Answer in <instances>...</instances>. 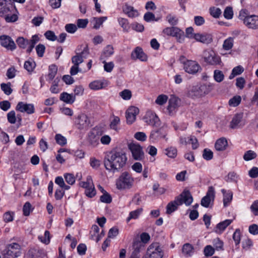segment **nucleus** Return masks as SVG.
<instances>
[{
    "label": "nucleus",
    "instance_id": "nucleus-1",
    "mask_svg": "<svg viewBox=\"0 0 258 258\" xmlns=\"http://www.w3.org/2000/svg\"><path fill=\"white\" fill-rule=\"evenodd\" d=\"M127 158L126 154L122 151L112 150L106 153L103 163L107 171L115 173L118 172L126 164Z\"/></svg>",
    "mask_w": 258,
    "mask_h": 258
},
{
    "label": "nucleus",
    "instance_id": "nucleus-2",
    "mask_svg": "<svg viewBox=\"0 0 258 258\" xmlns=\"http://www.w3.org/2000/svg\"><path fill=\"white\" fill-rule=\"evenodd\" d=\"M134 178L127 171L121 173L116 180V186L118 189H130L133 186Z\"/></svg>",
    "mask_w": 258,
    "mask_h": 258
},
{
    "label": "nucleus",
    "instance_id": "nucleus-3",
    "mask_svg": "<svg viewBox=\"0 0 258 258\" xmlns=\"http://www.w3.org/2000/svg\"><path fill=\"white\" fill-rule=\"evenodd\" d=\"M75 53L76 54L72 57V62L74 64L79 66L89 54L88 44L79 45L75 50Z\"/></svg>",
    "mask_w": 258,
    "mask_h": 258
},
{
    "label": "nucleus",
    "instance_id": "nucleus-4",
    "mask_svg": "<svg viewBox=\"0 0 258 258\" xmlns=\"http://www.w3.org/2000/svg\"><path fill=\"white\" fill-rule=\"evenodd\" d=\"M245 11H241L239 15V19L243 21V24L249 29H258V16L255 15L245 16Z\"/></svg>",
    "mask_w": 258,
    "mask_h": 258
},
{
    "label": "nucleus",
    "instance_id": "nucleus-5",
    "mask_svg": "<svg viewBox=\"0 0 258 258\" xmlns=\"http://www.w3.org/2000/svg\"><path fill=\"white\" fill-rule=\"evenodd\" d=\"M213 89L211 84H204L199 87H194L188 92V95L192 98L202 97L209 93Z\"/></svg>",
    "mask_w": 258,
    "mask_h": 258
},
{
    "label": "nucleus",
    "instance_id": "nucleus-6",
    "mask_svg": "<svg viewBox=\"0 0 258 258\" xmlns=\"http://www.w3.org/2000/svg\"><path fill=\"white\" fill-rule=\"evenodd\" d=\"M147 254L149 258H163L164 251L158 242L152 243L148 247Z\"/></svg>",
    "mask_w": 258,
    "mask_h": 258
},
{
    "label": "nucleus",
    "instance_id": "nucleus-7",
    "mask_svg": "<svg viewBox=\"0 0 258 258\" xmlns=\"http://www.w3.org/2000/svg\"><path fill=\"white\" fill-rule=\"evenodd\" d=\"M21 253L20 245L17 243H13L7 246L6 252L3 254V258H17Z\"/></svg>",
    "mask_w": 258,
    "mask_h": 258
},
{
    "label": "nucleus",
    "instance_id": "nucleus-8",
    "mask_svg": "<svg viewBox=\"0 0 258 258\" xmlns=\"http://www.w3.org/2000/svg\"><path fill=\"white\" fill-rule=\"evenodd\" d=\"M183 64L184 71L189 74L195 75L202 70L200 65L195 60H187Z\"/></svg>",
    "mask_w": 258,
    "mask_h": 258
},
{
    "label": "nucleus",
    "instance_id": "nucleus-9",
    "mask_svg": "<svg viewBox=\"0 0 258 258\" xmlns=\"http://www.w3.org/2000/svg\"><path fill=\"white\" fill-rule=\"evenodd\" d=\"M14 12H17V10L13 0H1V13L4 16Z\"/></svg>",
    "mask_w": 258,
    "mask_h": 258
},
{
    "label": "nucleus",
    "instance_id": "nucleus-10",
    "mask_svg": "<svg viewBox=\"0 0 258 258\" xmlns=\"http://www.w3.org/2000/svg\"><path fill=\"white\" fill-rule=\"evenodd\" d=\"M204 61L210 65H217L220 62V57L213 50H206L204 52Z\"/></svg>",
    "mask_w": 258,
    "mask_h": 258
},
{
    "label": "nucleus",
    "instance_id": "nucleus-11",
    "mask_svg": "<svg viewBox=\"0 0 258 258\" xmlns=\"http://www.w3.org/2000/svg\"><path fill=\"white\" fill-rule=\"evenodd\" d=\"M179 205H182L183 203L188 206L193 202V198L188 189H184L183 191L178 196L176 197Z\"/></svg>",
    "mask_w": 258,
    "mask_h": 258
},
{
    "label": "nucleus",
    "instance_id": "nucleus-12",
    "mask_svg": "<svg viewBox=\"0 0 258 258\" xmlns=\"http://www.w3.org/2000/svg\"><path fill=\"white\" fill-rule=\"evenodd\" d=\"M133 158L136 160H142L144 158V153L142 147L139 144H131L129 146Z\"/></svg>",
    "mask_w": 258,
    "mask_h": 258
},
{
    "label": "nucleus",
    "instance_id": "nucleus-13",
    "mask_svg": "<svg viewBox=\"0 0 258 258\" xmlns=\"http://www.w3.org/2000/svg\"><path fill=\"white\" fill-rule=\"evenodd\" d=\"M143 249L142 244L139 242V239L134 238L132 243V251L129 258H141V251Z\"/></svg>",
    "mask_w": 258,
    "mask_h": 258
},
{
    "label": "nucleus",
    "instance_id": "nucleus-14",
    "mask_svg": "<svg viewBox=\"0 0 258 258\" xmlns=\"http://www.w3.org/2000/svg\"><path fill=\"white\" fill-rule=\"evenodd\" d=\"M215 197V191L214 188L212 186H209L206 195L201 200V205L204 207L208 208L211 201H213L214 200Z\"/></svg>",
    "mask_w": 258,
    "mask_h": 258
},
{
    "label": "nucleus",
    "instance_id": "nucleus-15",
    "mask_svg": "<svg viewBox=\"0 0 258 258\" xmlns=\"http://www.w3.org/2000/svg\"><path fill=\"white\" fill-rule=\"evenodd\" d=\"M131 57L133 60L139 59L142 61H146L148 59L147 54L144 52L142 47H136L132 52Z\"/></svg>",
    "mask_w": 258,
    "mask_h": 258
},
{
    "label": "nucleus",
    "instance_id": "nucleus-16",
    "mask_svg": "<svg viewBox=\"0 0 258 258\" xmlns=\"http://www.w3.org/2000/svg\"><path fill=\"white\" fill-rule=\"evenodd\" d=\"M180 101V100L178 97L175 95L171 96L168 101V105L167 108L170 115H172L175 113L178 107V103Z\"/></svg>",
    "mask_w": 258,
    "mask_h": 258
},
{
    "label": "nucleus",
    "instance_id": "nucleus-17",
    "mask_svg": "<svg viewBox=\"0 0 258 258\" xmlns=\"http://www.w3.org/2000/svg\"><path fill=\"white\" fill-rule=\"evenodd\" d=\"M1 45L7 50L13 51L16 48V45L12 38L8 35H1Z\"/></svg>",
    "mask_w": 258,
    "mask_h": 258
},
{
    "label": "nucleus",
    "instance_id": "nucleus-18",
    "mask_svg": "<svg viewBox=\"0 0 258 258\" xmlns=\"http://www.w3.org/2000/svg\"><path fill=\"white\" fill-rule=\"evenodd\" d=\"M138 108L131 106L126 111V119L127 124H132L136 120V116L139 113Z\"/></svg>",
    "mask_w": 258,
    "mask_h": 258
},
{
    "label": "nucleus",
    "instance_id": "nucleus-19",
    "mask_svg": "<svg viewBox=\"0 0 258 258\" xmlns=\"http://www.w3.org/2000/svg\"><path fill=\"white\" fill-rule=\"evenodd\" d=\"M17 111L21 112H26L28 114H32L35 112V108L33 104L24 103L23 102H19L16 107Z\"/></svg>",
    "mask_w": 258,
    "mask_h": 258
},
{
    "label": "nucleus",
    "instance_id": "nucleus-20",
    "mask_svg": "<svg viewBox=\"0 0 258 258\" xmlns=\"http://www.w3.org/2000/svg\"><path fill=\"white\" fill-rule=\"evenodd\" d=\"M163 131V129L162 128L152 131L149 136L150 142L154 143L161 139L165 138L166 134Z\"/></svg>",
    "mask_w": 258,
    "mask_h": 258
},
{
    "label": "nucleus",
    "instance_id": "nucleus-21",
    "mask_svg": "<svg viewBox=\"0 0 258 258\" xmlns=\"http://www.w3.org/2000/svg\"><path fill=\"white\" fill-rule=\"evenodd\" d=\"M145 118L146 122L149 125L157 127L160 124V119L155 113L148 112L146 114Z\"/></svg>",
    "mask_w": 258,
    "mask_h": 258
},
{
    "label": "nucleus",
    "instance_id": "nucleus-22",
    "mask_svg": "<svg viewBox=\"0 0 258 258\" xmlns=\"http://www.w3.org/2000/svg\"><path fill=\"white\" fill-rule=\"evenodd\" d=\"M194 39L197 41L206 44H209L213 41L212 36L207 33H196Z\"/></svg>",
    "mask_w": 258,
    "mask_h": 258
},
{
    "label": "nucleus",
    "instance_id": "nucleus-23",
    "mask_svg": "<svg viewBox=\"0 0 258 258\" xmlns=\"http://www.w3.org/2000/svg\"><path fill=\"white\" fill-rule=\"evenodd\" d=\"M77 123L79 125L78 128L80 130H83L88 127L90 123L88 117L84 114L78 115L77 118Z\"/></svg>",
    "mask_w": 258,
    "mask_h": 258
},
{
    "label": "nucleus",
    "instance_id": "nucleus-24",
    "mask_svg": "<svg viewBox=\"0 0 258 258\" xmlns=\"http://www.w3.org/2000/svg\"><path fill=\"white\" fill-rule=\"evenodd\" d=\"M228 145L226 139L222 137L216 140L214 147L217 151H224L227 149Z\"/></svg>",
    "mask_w": 258,
    "mask_h": 258
},
{
    "label": "nucleus",
    "instance_id": "nucleus-25",
    "mask_svg": "<svg viewBox=\"0 0 258 258\" xmlns=\"http://www.w3.org/2000/svg\"><path fill=\"white\" fill-rule=\"evenodd\" d=\"M221 192L223 195V205L224 207H226L229 205L232 200L233 192L230 190L227 191L225 189H222Z\"/></svg>",
    "mask_w": 258,
    "mask_h": 258
},
{
    "label": "nucleus",
    "instance_id": "nucleus-26",
    "mask_svg": "<svg viewBox=\"0 0 258 258\" xmlns=\"http://www.w3.org/2000/svg\"><path fill=\"white\" fill-rule=\"evenodd\" d=\"M179 206H181L179 204L177 198L175 197L174 201H172L168 203L166 206V213L167 214H171L173 212H175L178 209Z\"/></svg>",
    "mask_w": 258,
    "mask_h": 258
},
{
    "label": "nucleus",
    "instance_id": "nucleus-27",
    "mask_svg": "<svg viewBox=\"0 0 258 258\" xmlns=\"http://www.w3.org/2000/svg\"><path fill=\"white\" fill-rule=\"evenodd\" d=\"M122 10L123 13L130 18H134L138 15L137 10H135L133 7L126 4L123 6Z\"/></svg>",
    "mask_w": 258,
    "mask_h": 258
},
{
    "label": "nucleus",
    "instance_id": "nucleus-28",
    "mask_svg": "<svg viewBox=\"0 0 258 258\" xmlns=\"http://www.w3.org/2000/svg\"><path fill=\"white\" fill-rule=\"evenodd\" d=\"M59 99L66 103L73 104L76 100V97L73 94L63 92L60 94Z\"/></svg>",
    "mask_w": 258,
    "mask_h": 258
},
{
    "label": "nucleus",
    "instance_id": "nucleus-29",
    "mask_svg": "<svg viewBox=\"0 0 258 258\" xmlns=\"http://www.w3.org/2000/svg\"><path fill=\"white\" fill-rule=\"evenodd\" d=\"M242 117L243 114L242 113L235 114L230 123V127L232 129L237 128L238 124L241 121Z\"/></svg>",
    "mask_w": 258,
    "mask_h": 258
},
{
    "label": "nucleus",
    "instance_id": "nucleus-30",
    "mask_svg": "<svg viewBox=\"0 0 258 258\" xmlns=\"http://www.w3.org/2000/svg\"><path fill=\"white\" fill-rule=\"evenodd\" d=\"M232 222V220L226 219L218 223L216 227L217 233H222Z\"/></svg>",
    "mask_w": 258,
    "mask_h": 258
},
{
    "label": "nucleus",
    "instance_id": "nucleus-31",
    "mask_svg": "<svg viewBox=\"0 0 258 258\" xmlns=\"http://www.w3.org/2000/svg\"><path fill=\"white\" fill-rule=\"evenodd\" d=\"M87 140L90 145L94 147H96L99 143V138L90 132L88 134Z\"/></svg>",
    "mask_w": 258,
    "mask_h": 258
},
{
    "label": "nucleus",
    "instance_id": "nucleus-32",
    "mask_svg": "<svg viewBox=\"0 0 258 258\" xmlns=\"http://www.w3.org/2000/svg\"><path fill=\"white\" fill-rule=\"evenodd\" d=\"M57 72V67L52 64L49 66L48 74L47 75L48 79L49 81H52L54 79L55 76Z\"/></svg>",
    "mask_w": 258,
    "mask_h": 258
},
{
    "label": "nucleus",
    "instance_id": "nucleus-33",
    "mask_svg": "<svg viewBox=\"0 0 258 258\" xmlns=\"http://www.w3.org/2000/svg\"><path fill=\"white\" fill-rule=\"evenodd\" d=\"M119 25L123 28L124 32H128L130 26L129 25L128 21L127 19L123 18H118L117 19Z\"/></svg>",
    "mask_w": 258,
    "mask_h": 258
},
{
    "label": "nucleus",
    "instance_id": "nucleus-34",
    "mask_svg": "<svg viewBox=\"0 0 258 258\" xmlns=\"http://www.w3.org/2000/svg\"><path fill=\"white\" fill-rule=\"evenodd\" d=\"M164 153L168 157L175 158L177 156V150L175 147H170L165 149Z\"/></svg>",
    "mask_w": 258,
    "mask_h": 258
},
{
    "label": "nucleus",
    "instance_id": "nucleus-35",
    "mask_svg": "<svg viewBox=\"0 0 258 258\" xmlns=\"http://www.w3.org/2000/svg\"><path fill=\"white\" fill-rule=\"evenodd\" d=\"M120 124V118L118 116H114L113 119L110 122L109 127L111 129L113 130L116 132L119 130V127H118V124Z\"/></svg>",
    "mask_w": 258,
    "mask_h": 258
},
{
    "label": "nucleus",
    "instance_id": "nucleus-36",
    "mask_svg": "<svg viewBox=\"0 0 258 258\" xmlns=\"http://www.w3.org/2000/svg\"><path fill=\"white\" fill-rule=\"evenodd\" d=\"M193 246L189 243H185L182 246V252L186 256H190L193 253Z\"/></svg>",
    "mask_w": 258,
    "mask_h": 258
},
{
    "label": "nucleus",
    "instance_id": "nucleus-37",
    "mask_svg": "<svg viewBox=\"0 0 258 258\" xmlns=\"http://www.w3.org/2000/svg\"><path fill=\"white\" fill-rule=\"evenodd\" d=\"M11 86V83L10 82H8L7 83H1V90L6 95H10L13 92Z\"/></svg>",
    "mask_w": 258,
    "mask_h": 258
},
{
    "label": "nucleus",
    "instance_id": "nucleus-38",
    "mask_svg": "<svg viewBox=\"0 0 258 258\" xmlns=\"http://www.w3.org/2000/svg\"><path fill=\"white\" fill-rule=\"evenodd\" d=\"M18 12L11 13L5 15V19L8 23H13L17 21L18 19V17L17 14Z\"/></svg>",
    "mask_w": 258,
    "mask_h": 258
},
{
    "label": "nucleus",
    "instance_id": "nucleus-39",
    "mask_svg": "<svg viewBox=\"0 0 258 258\" xmlns=\"http://www.w3.org/2000/svg\"><path fill=\"white\" fill-rule=\"evenodd\" d=\"M143 211L142 208H139L136 210L131 211L128 215V217L127 218V221H130L131 219H137L139 215L141 214Z\"/></svg>",
    "mask_w": 258,
    "mask_h": 258
},
{
    "label": "nucleus",
    "instance_id": "nucleus-40",
    "mask_svg": "<svg viewBox=\"0 0 258 258\" xmlns=\"http://www.w3.org/2000/svg\"><path fill=\"white\" fill-rule=\"evenodd\" d=\"M104 83L99 80L94 81L89 84V87L92 90H98L103 88Z\"/></svg>",
    "mask_w": 258,
    "mask_h": 258
},
{
    "label": "nucleus",
    "instance_id": "nucleus-41",
    "mask_svg": "<svg viewBox=\"0 0 258 258\" xmlns=\"http://www.w3.org/2000/svg\"><path fill=\"white\" fill-rule=\"evenodd\" d=\"M16 42L20 48L25 49L29 44V40L23 37H19L16 40Z\"/></svg>",
    "mask_w": 258,
    "mask_h": 258
},
{
    "label": "nucleus",
    "instance_id": "nucleus-42",
    "mask_svg": "<svg viewBox=\"0 0 258 258\" xmlns=\"http://www.w3.org/2000/svg\"><path fill=\"white\" fill-rule=\"evenodd\" d=\"M241 233L239 229H236L232 235L235 246H238L240 243Z\"/></svg>",
    "mask_w": 258,
    "mask_h": 258
},
{
    "label": "nucleus",
    "instance_id": "nucleus-43",
    "mask_svg": "<svg viewBox=\"0 0 258 258\" xmlns=\"http://www.w3.org/2000/svg\"><path fill=\"white\" fill-rule=\"evenodd\" d=\"M36 67L35 61L32 60H28L26 61L24 64V68L28 72H32Z\"/></svg>",
    "mask_w": 258,
    "mask_h": 258
},
{
    "label": "nucleus",
    "instance_id": "nucleus-44",
    "mask_svg": "<svg viewBox=\"0 0 258 258\" xmlns=\"http://www.w3.org/2000/svg\"><path fill=\"white\" fill-rule=\"evenodd\" d=\"M233 38L232 37H229L224 40L223 48L225 50H229L231 49L233 46Z\"/></svg>",
    "mask_w": 258,
    "mask_h": 258
},
{
    "label": "nucleus",
    "instance_id": "nucleus-45",
    "mask_svg": "<svg viewBox=\"0 0 258 258\" xmlns=\"http://www.w3.org/2000/svg\"><path fill=\"white\" fill-rule=\"evenodd\" d=\"M150 239V235L147 232H143L140 235V240L139 242L141 243L143 245V248L144 249L145 244L147 243Z\"/></svg>",
    "mask_w": 258,
    "mask_h": 258
},
{
    "label": "nucleus",
    "instance_id": "nucleus-46",
    "mask_svg": "<svg viewBox=\"0 0 258 258\" xmlns=\"http://www.w3.org/2000/svg\"><path fill=\"white\" fill-rule=\"evenodd\" d=\"M90 132L100 139V137L104 133V130L102 126L96 125L92 128Z\"/></svg>",
    "mask_w": 258,
    "mask_h": 258
},
{
    "label": "nucleus",
    "instance_id": "nucleus-47",
    "mask_svg": "<svg viewBox=\"0 0 258 258\" xmlns=\"http://www.w3.org/2000/svg\"><path fill=\"white\" fill-rule=\"evenodd\" d=\"M178 28L176 27H166L163 30V33L167 36L174 37L175 33L178 30Z\"/></svg>",
    "mask_w": 258,
    "mask_h": 258
},
{
    "label": "nucleus",
    "instance_id": "nucleus-48",
    "mask_svg": "<svg viewBox=\"0 0 258 258\" xmlns=\"http://www.w3.org/2000/svg\"><path fill=\"white\" fill-rule=\"evenodd\" d=\"M241 101V98L239 95L234 96L229 100V105L230 106L236 107L239 105Z\"/></svg>",
    "mask_w": 258,
    "mask_h": 258
},
{
    "label": "nucleus",
    "instance_id": "nucleus-49",
    "mask_svg": "<svg viewBox=\"0 0 258 258\" xmlns=\"http://www.w3.org/2000/svg\"><path fill=\"white\" fill-rule=\"evenodd\" d=\"M257 155L255 152L252 150H248L245 152L243 155V159L245 161H250L256 157Z\"/></svg>",
    "mask_w": 258,
    "mask_h": 258
},
{
    "label": "nucleus",
    "instance_id": "nucleus-50",
    "mask_svg": "<svg viewBox=\"0 0 258 258\" xmlns=\"http://www.w3.org/2000/svg\"><path fill=\"white\" fill-rule=\"evenodd\" d=\"M214 79L217 82L220 83L223 81L224 75L221 71L216 70L214 72Z\"/></svg>",
    "mask_w": 258,
    "mask_h": 258
},
{
    "label": "nucleus",
    "instance_id": "nucleus-51",
    "mask_svg": "<svg viewBox=\"0 0 258 258\" xmlns=\"http://www.w3.org/2000/svg\"><path fill=\"white\" fill-rule=\"evenodd\" d=\"M202 156L207 161L211 160L213 158V152L210 149L205 148L203 150Z\"/></svg>",
    "mask_w": 258,
    "mask_h": 258
},
{
    "label": "nucleus",
    "instance_id": "nucleus-52",
    "mask_svg": "<svg viewBox=\"0 0 258 258\" xmlns=\"http://www.w3.org/2000/svg\"><path fill=\"white\" fill-rule=\"evenodd\" d=\"M55 140L56 143L61 146H64L67 144V139L64 136L59 134H57L55 135Z\"/></svg>",
    "mask_w": 258,
    "mask_h": 258
},
{
    "label": "nucleus",
    "instance_id": "nucleus-53",
    "mask_svg": "<svg viewBox=\"0 0 258 258\" xmlns=\"http://www.w3.org/2000/svg\"><path fill=\"white\" fill-rule=\"evenodd\" d=\"M85 194L89 198H92L96 194V191L94 185L92 183V185L85 190Z\"/></svg>",
    "mask_w": 258,
    "mask_h": 258
},
{
    "label": "nucleus",
    "instance_id": "nucleus-54",
    "mask_svg": "<svg viewBox=\"0 0 258 258\" xmlns=\"http://www.w3.org/2000/svg\"><path fill=\"white\" fill-rule=\"evenodd\" d=\"M209 12L210 15L215 18H218L222 13L220 8L214 7L210 8Z\"/></svg>",
    "mask_w": 258,
    "mask_h": 258
},
{
    "label": "nucleus",
    "instance_id": "nucleus-55",
    "mask_svg": "<svg viewBox=\"0 0 258 258\" xmlns=\"http://www.w3.org/2000/svg\"><path fill=\"white\" fill-rule=\"evenodd\" d=\"M100 200L101 202L106 203V204H110L112 202V197L107 192H105L100 197Z\"/></svg>",
    "mask_w": 258,
    "mask_h": 258
},
{
    "label": "nucleus",
    "instance_id": "nucleus-56",
    "mask_svg": "<svg viewBox=\"0 0 258 258\" xmlns=\"http://www.w3.org/2000/svg\"><path fill=\"white\" fill-rule=\"evenodd\" d=\"M215 249L210 245L206 246L204 249V254L205 256L209 257L215 253Z\"/></svg>",
    "mask_w": 258,
    "mask_h": 258
},
{
    "label": "nucleus",
    "instance_id": "nucleus-57",
    "mask_svg": "<svg viewBox=\"0 0 258 258\" xmlns=\"http://www.w3.org/2000/svg\"><path fill=\"white\" fill-rule=\"evenodd\" d=\"M174 37L176 38L178 42L182 43L184 40V32L179 28H178V30L175 33Z\"/></svg>",
    "mask_w": 258,
    "mask_h": 258
},
{
    "label": "nucleus",
    "instance_id": "nucleus-58",
    "mask_svg": "<svg viewBox=\"0 0 258 258\" xmlns=\"http://www.w3.org/2000/svg\"><path fill=\"white\" fill-rule=\"evenodd\" d=\"M168 96L164 94L159 95L155 100V103L159 105H163L166 103Z\"/></svg>",
    "mask_w": 258,
    "mask_h": 258
},
{
    "label": "nucleus",
    "instance_id": "nucleus-59",
    "mask_svg": "<svg viewBox=\"0 0 258 258\" xmlns=\"http://www.w3.org/2000/svg\"><path fill=\"white\" fill-rule=\"evenodd\" d=\"M224 17L227 20L231 19L233 17V12L232 8L231 7H227L224 11Z\"/></svg>",
    "mask_w": 258,
    "mask_h": 258
},
{
    "label": "nucleus",
    "instance_id": "nucleus-60",
    "mask_svg": "<svg viewBox=\"0 0 258 258\" xmlns=\"http://www.w3.org/2000/svg\"><path fill=\"white\" fill-rule=\"evenodd\" d=\"M119 96L123 100H128L132 97V92L130 90L124 89L119 93Z\"/></svg>",
    "mask_w": 258,
    "mask_h": 258
},
{
    "label": "nucleus",
    "instance_id": "nucleus-61",
    "mask_svg": "<svg viewBox=\"0 0 258 258\" xmlns=\"http://www.w3.org/2000/svg\"><path fill=\"white\" fill-rule=\"evenodd\" d=\"M32 206L29 202L25 203L23 208V215L25 216H28L30 215V212L32 211Z\"/></svg>",
    "mask_w": 258,
    "mask_h": 258
},
{
    "label": "nucleus",
    "instance_id": "nucleus-62",
    "mask_svg": "<svg viewBox=\"0 0 258 258\" xmlns=\"http://www.w3.org/2000/svg\"><path fill=\"white\" fill-rule=\"evenodd\" d=\"M64 178L66 181L70 185H73L75 183L76 178L73 174L72 173H65L64 174Z\"/></svg>",
    "mask_w": 258,
    "mask_h": 258
},
{
    "label": "nucleus",
    "instance_id": "nucleus-63",
    "mask_svg": "<svg viewBox=\"0 0 258 258\" xmlns=\"http://www.w3.org/2000/svg\"><path fill=\"white\" fill-rule=\"evenodd\" d=\"M189 141L188 144H191L192 149L193 150H196L199 147V144L197 138L195 136H190L189 137Z\"/></svg>",
    "mask_w": 258,
    "mask_h": 258
},
{
    "label": "nucleus",
    "instance_id": "nucleus-64",
    "mask_svg": "<svg viewBox=\"0 0 258 258\" xmlns=\"http://www.w3.org/2000/svg\"><path fill=\"white\" fill-rule=\"evenodd\" d=\"M103 53L105 57H110L114 53L113 47L111 45H107L104 48Z\"/></svg>",
    "mask_w": 258,
    "mask_h": 258
}]
</instances>
